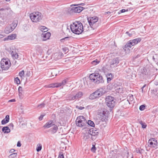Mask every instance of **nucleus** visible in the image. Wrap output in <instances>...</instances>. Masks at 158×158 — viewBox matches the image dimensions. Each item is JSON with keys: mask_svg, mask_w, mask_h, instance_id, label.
<instances>
[{"mask_svg": "<svg viewBox=\"0 0 158 158\" xmlns=\"http://www.w3.org/2000/svg\"><path fill=\"white\" fill-rule=\"evenodd\" d=\"M86 26L83 27L82 23L80 22H75L70 25V29L73 33L79 35L83 31H87L88 30L85 29Z\"/></svg>", "mask_w": 158, "mask_h": 158, "instance_id": "1", "label": "nucleus"}, {"mask_svg": "<svg viewBox=\"0 0 158 158\" xmlns=\"http://www.w3.org/2000/svg\"><path fill=\"white\" fill-rule=\"evenodd\" d=\"M89 80L87 81V82H90L91 81L98 84L103 83L104 82L102 77L98 73L90 74L89 76Z\"/></svg>", "mask_w": 158, "mask_h": 158, "instance_id": "2", "label": "nucleus"}, {"mask_svg": "<svg viewBox=\"0 0 158 158\" xmlns=\"http://www.w3.org/2000/svg\"><path fill=\"white\" fill-rule=\"evenodd\" d=\"M141 39L140 38H138L133 40H131L129 41L125 44V45L123 47V48L125 51H126L127 49H129L127 48H131L132 46H134L141 41Z\"/></svg>", "mask_w": 158, "mask_h": 158, "instance_id": "3", "label": "nucleus"}, {"mask_svg": "<svg viewBox=\"0 0 158 158\" xmlns=\"http://www.w3.org/2000/svg\"><path fill=\"white\" fill-rule=\"evenodd\" d=\"M104 93L103 89L102 88H100L90 94L89 98L90 99L93 100L99 98L102 96Z\"/></svg>", "mask_w": 158, "mask_h": 158, "instance_id": "4", "label": "nucleus"}, {"mask_svg": "<svg viewBox=\"0 0 158 158\" xmlns=\"http://www.w3.org/2000/svg\"><path fill=\"white\" fill-rule=\"evenodd\" d=\"M76 123L77 126L85 128V126L87 124V121L83 116H80L77 117Z\"/></svg>", "mask_w": 158, "mask_h": 158, "instance_id": "5", "label": "nucleus"}, {"mask_svg": "<svg viewBox=\"0 0 158 158\" xmlns=\"http://www.w3.org/2000/svg\"><path fill=\"white\" fill-rule=\"evenodd\" d=\"M108 113V111L106 109H102L98 110L97 114V116L99 118L100 120L104 121L106 119L107 113Z\"/></svg>", "mask_w": 158, "mask_h": 158, "instance_id": "6", "label": "nucleus"}, {"mask_svg": "<svg viewBox=\"0 0 158 158\" xmlns=\"http://www.w3.org/2000/svg\"><path fill=\"white\" fill-rule=\"evenodd\" d=\"M30 17L31 21L33 22L40 21L42 18L41 14L38 12L31 14Z\"/></svg>", "mask_w": 158, "mask_h": 158, "instance_id": "7", "label": "nucleus"}, {"mask_svg": "<svg viewBox=\"0 0 158 158\" xmlns=\"http://www.w3.org/2000/svg\"><path fill=\"white\" fill-rule=\"evenodd\" d=\"M87 19L90 26L93 29H95L98 26V25L96 23L98 20V17H92Z\"/></svg>", "mask_w": 158, "mask_h": 158, "instance_id": "8", "label": "nucleus"}, {"mask_svg": "<svg viewBox=\"0 0 158 158\" xmlns=\"http://www.w3.org/2000/svg\"><path fill=\"white\" fill-rule=\"evenodd\" d=\"M98 132L97 130H95L94 128L90 129L88 131V133L85 135L84 137L85 139L91 138L92 140L94 138L93 136H95L98 135Z\"/></svg>", "mask_w": 158, "mask_h": 158, "instance_id": "9", "label": "nucleus"}, {"mask_svg": "<svg viewBox=\"0 0 158 158\" xmlns=\"http://www.w3.org/2000/svg\"><path fill=\"white\" fill-rule=\"evenodd\" d=\"M0 64L2 69L5 70L9 68L10 63L8 59H3L1 61Z\"/></svg>", "mask_w": 158, "mask_h": 158, "instance_id": "10", "label": "nucleus"}, {"mask_svg": "<svg viewBox=\"0 0 158 158\" xmlns=\"http://www.w3.org/2000/svg\"><path fill=\"white\" fill-rule=\"evenodd\" d=\"M106 102L108 107L113 108L114 106L115 102L114 98L111 96H108L106 98Z\"/></svg>", "mask_w": 158, "mask_h": 158, "instance_id": "11", "label": "nucleus"}, {"mask_svg": "<svg viewBox=\"0 0 158 158\" xmlns=\"http://www.w3.org/2000/svg\"><path fill=\"white\" fill-rule=\"evenodd\" d=\"M127 100H124L123 101V103L126 104L127 106H124L123 108H126L128 107L129 105L132 102H134V98L133 96L131 94H129L127 97Z\"/></svg>", "mask_w": 158, "mask_h": 158, "instance_id": "12", "label": "nucleus"}, {"mask_svg": "<svg viewBox=\"0 0 158 158\" xmlns=\"http://www.w3.org/2000/svg\"><path fill=\"white\" fill-rule=\"evenodd\" d=\"M67 82V79L63 80L61 83H57L50 84L48 85L45 86L47 88H54L55 87H58L61 86L62 85H65Z\"/></svg>", "mask_w": 158, "mask_h": 158, "instance_id": "13", "label": "nucleus"}, {"mask_svg": "<svg viewBox=\"0 0 158 158\" xmlns=\"http://www.w3.org/2000/svg\"><path fill=\"white\" fill-rule=\"evenodd\" d=\"M148 143L149 144L148 146L152 148L156 149L157 148L158 143L157 140L154 138H151L148 140Z\"/></svg>", "mask_w": 158, "mask_h": 158, "instance_id": "14", "label": "nucleus"}, {"mask_svg": "<svg viewBox=\"0 0 158 158\" xmlns=\"http://www.w3.org/2000/svg\"><path fill=\"white\" fill-rule=\"evenodd\" d=\"M119 59L118 57L114 58L110 60V67L111 68L116 67L119 63Z\"/></svg>", "mask_w": 158, "mask_h": 158, "instance_id": "15", "label": "nucleus"}, {"mask_svg": "<svg viewBox=\"0 0 158 158\" xmlns=\"http://www.w3.org/2000/svg\"><path fill=\"white\" fill-rule=\"evenodd\" d=\"M55 124V123L52 120L48 121L43 126L44 128H48L52 127Z\"/></svg>", "mask_w": 158, "mask_h": 158, "instance_id": "16", "label": "nucleus"}, {"mask_svg": "<svg viewBox=\"0 0 158 158\" xmlns=\"http://www.w3.org/2000/svg\"><path fill=\"white\" fill-rule=\"evenodd\" d=\"M83 9V7L81 6L74 7L71 8V10L75 13H79Z\"/></svg>", "mask_w": 158, "mask_h": 158, "instance_id": "17", "label": "nucleus"}, {"mask_svg": "<svg viewBox=\"0 0 158 158\" xmlns=\"http://www.w3.org/2000/svg\"><path fill=\"white\" fill-rule=\"evenodd\" d=\"M16 37V34H13L10 35L4 39V41L7 40H12L15 39Z\"/></svg>", "mask_w": 158, "mask_h": 158, "instance_id": "18", "label": "nucleus"}, {"mask_svg": "<svg viewBox=\"0 0 158 158\" xmlns=\"http://www.w3.org/2000/svg\"><path fill=\"white\" fill-rule=\"evenodd\" d=\"M58 130V128L56 125L55 124L53 126V127L49 129V131L52 134H54Z\"/></svg>", "mask_w": 158, "mask_h": 158, "instance_id": "19", "label": "nucleus"}, {"mask_svg": "<svg viewBox=\"0 0 158 158\" xmlns=\"http://www.w3.org/2000/svg\"><path fill=\"white\" fill-rule=\"evenodd\" d=\"M51 36V33L49 32L43 33L41 35L42 37H43V40H46L48 39Z\"/></svg>", "mask_w": 158, "mask_h": 158, "instance_id": "20", "label": "nucleus"}, {"mask_svg": "<svg viewBox=\"0 0 158 158\" xmlns=\"http://www.w3.org/2000/svg\"><path fill=\"white\" fill-rule=\"evenodd\" d=\"M13 30V28L11 26H8L6 27L4 31V32L6 34H8L11 32Z\"/></svg>", "mask_w": 158, "mask_h": 158, "instance_id": "21", "label": "nucleus"}, {"mask_svg": "<svg viewBox=\"0 0 158 158\" xmlns=\"http://www.w3.org/2000/svg\"><path fill=\"white\" fill-rule=\"evenodd\" d=\"M9 115H7L6 116L5 118H4L1 121L2 124L4 125L8 123L9 121Z\"/></svg>", "mask_w": 158, "mask_h": 158, "instance_id": "22", "label": "nucleus"}, {"mask_svg": "<svg viewBox=\"0 0 158 158\" xmlns=\"http://www.w3.org/2000/svg\"><path fill=\"white\" fill-rule=\"evenodd\" d=\"M107 77V82L109 83L114 78V75L111 73H108L106 75Z\"/></svg>", "mask_w": 158, "mask_h": 158, "instance_id": "23", "label": "nucleus"}, {"mask_svg": "<svg viewBox=\"0 0 158 158\" xmlns=\"http://www.w3.org/2000/svg\"><path fill=\"white\" fill-rule=\"evenodd\" d=\"M83 95V93L82 92L79 91L75 95H74L75 98L76 100L81 98Z\"/></svg>", "mask_w": 158, "mask_h": 158, "instance_id": "24", "label": "nucleus"}, {"mask_svg": "<svg viewBox=\"0 0 158 158\" xmlns=\"http://www.w3.org/2000/svg\"><path fill=\"white\" fill-rule=\"evenodd\" d=\"M11 54L13 59H16L18 58L19 55L15 51H12L11 52Z\"/></svg>", "mask_w": 158, "mask_h": 158, "instance_id": "25", "label": "nucleus"}, {"mask_svg": "<svg viewBox=\"0 0 158 158\" xmlns=\"http://www.w3.org/2000/svg\"><path fill=\"white\" fill-rule=\"evenodd\" d=\"M2 130L4 133H8L10 132V129L7 126L3 127L2 129Z\"/></svg>", "mask_w": 158, "mask_h": 158, "instance_id": "26", "label": "nucleus"}, {"mask_svg": "<svg viewBox=\"0 0 158 158\" xmlns=\"http://www.w3.org/2000/svg\"><path fill=\"white\" fill-rule=\"evenodd\" d=\"M75 97L74 95L71 94L68 95L67 98L69 101H73L76 100Z\"/></svg>", "mask_w": 158, "mask_h": 158, "instance_id": "27", "label": "nucleus"}, {"mask_svg": "<svg viewBox=\"0 0 158 158\" xmlns=\"http://www.w3.org/2000/svg\"><path fill=\"white\" fill-rule=\"evenodd\" d=\"M42 146L40 143L38 144L37 145V147L36 148V150L37 152L40 151L42 149Z\"/></svg>", "mask_w": 158, "mask_h": 158, "instance_id": "28", "label": "nucleus"}, {"mask_svg": "<svg viewBox=\"0 0 158 158\" xmlns=\"http://www.w3.org/2000/svg\"><path fill=\"white\" fill-rule=\"evenodd\" d=\"M17 156V153H13L10 155L9 156V158H14L16 157Z\"/></svg>", "mask_w": 158, "mask_h": 158, "instance_id": "29", "label": "nucleus"}, {"mask_svg": "<svg viewBox=\"0 0 158 158\" xmlns=\"http://www.w3.org/2000/svg\"><path fill=\"white\" fill-rule=\"evenodd\" d=\"M87 124L89 125L92 127H94V124L93 121L89 120L88 122H87Z\"/></svg>", "mask_w": 158, "mask_h": 158, "instance_id": "30", "label": "nucleus"}, {"mask_svg": "<svg viewBox=\"0 0 158 158\" xmlns=\"http://www.w3.org/2000/svg\"><path fill=\"white\" fill-rule=\"evenodd\" d=\"M71 39V37H67L62 39L60 40L61 42H64L65 41L69 40L70 39Z\"/></svg>", "mask_w": 158, "mask_h": 158, "instance_id": "31", "label": "nucleus"}, {"mask_svg": "<svg viewBox=\"0 0 158 158\" xmlns=\"http://www.w3.org/2000/svg\"><path fill=\"white\" fill-rule=\"evenodd\" d=\"M40 30L42 31H44V32H46L48 31V28L45 26H41L40 27Z\"/></svg>", "mask_w": 158, "mask_h": 158, "instance_id": "32", "label": "nucleus"}, {"mask_svg": "<svg viewBox=\"0 0 158 158\" xmlns=\"http://www.w3.org/2000/svg\"><path fill=\"white\" fill-rule=\"evenodd\" d=\"M139 123L140 124L142 125V127L143 128H146L147 127V125L144 123L142 121H140L139 122Z\"/></svg>", "mask_w": 158, "mask_h": 158, "instance_id": "33", "label": "nucleus"}, {"mask_svg": "<svg viewBox=\"0 0 158 158\" xmlns=\"http://www.w3.org/2000/svg\"><path fill=\"white\" fill-rule=\"evenodd\" d=\"M100 62L99 61H98L97 59L92 61L91 62V64L94 65H96L98 64Z\"/></svg>", "mask_w": 158, "mask_h": 158, "instance_id": "34", "label": "nucleus"}, {"mask_svg": "<svg viewBox=\"0 0 158 158\" xmlns=\"http://www.w3.org/2000/svg\"><path fill=\"white\" fill-rule=\"evenodd\" d=\"M131 30H130L129 32L127 31L126 33V34L127 35L131 37L132 36V35L134 34V32H131L130 33V32L131 31Z\"/></svg>", "mask_w": 158, "mask_h": 158, "instance_id": "35", "label": "nucleus"}, {"mask_svg": "<svg viewBox=\"0 0 158 158\" xmlns=\"http://www.w3.org/2000/svg\"><path fill=\"white\" fill-rule=\"evenodd\" d=\"M15 81L18 84H20V81L18 77H17L15 79Z\"/></svg>", "mask_w": 158, "mask_h": 158, "instance_id": "36", "label": "nucleus"}, {"mask_svg": "<svg viewBox=\"0 0 158 158\" xmlns=\"http://www.w3.org/2000/svg\"><path fill=\"white\" fill-rule=\"evenodd\" d=\"M17 23H16L15 21H14L12 24V28H13V30L15 29L17 26Z\"/></svg>", "mask_w": 158, "mask_h": 158, "instance_id": "37", "label": "nucleus"}, {"mask_svg": "<svg viewBox=\"0 0 158 158\" xmlns=\"http://www.w3.org/2000/svg\"><path fill=\"white\" fill-rule=\"evenodd\" d=\"M145 108V106L144 105H141L139 107V110H143Z\"/></svg>", "mask_w": 158, "mask_h": 158, "instance_id": "38", "label": "nucleus"}, {"mask_svg": "<svg viewBox=\"0 0 158 158\" xmlns=\"http://www.w3.org/2000/svg\"><path fill=\"white\" fill-rule=\"evenodd\" d=\"M58 158H64V157L62 152H60Z\"/></svg>", "mask_w": 158, "mask_h": 158, "instance_id": "39", "label": "nucleus"}, {"mask_svg": "<svg viewBox=\"0 0 158 158\" xmlns=\"http://www.w3.org/2000/svg\"><path fill=\"white\" fill-rule=\"evenodd\" d=\"M45 105V104L44 103H42L39 105L38 106V107H39V108H42L44 107Z\"/></svg>", "mask_w": 158, "mask_h": 158, "instance_id": "40", "label": "nucleus"}, {"mask_svg": "<svg viewBox=\"0 0 158 158\" xmlns=\"http://www.w3.org/2000/svg\"><path fill=\"white\" fill-rule=\"evenodd\" d=\"M24 72L23 70H22L19 73V75L21 77H22L24 76Z\"/></svg>", "mask_w": 158, "mask_h": 158, "instance_id": "41", "label": "nucleus"}, {"mask_svg": "<svg viewBox=\"0 0 158 158\" xmlns=\"http://www.w3.org/2000/svg\"><path fill=\"white\" fill-rule=\"evenodd\" d=\"M76 107V108H77L79 110H83L84 109V108H85L84 107H82V106H77Z\"/></svg>", "mask_w": 158, "mask_h": 158, "instance_id": "42", "label": "nucleus"}, {"mask_svg": "<svg viewBox=\"0 0 158 158\" xmlns=\"http://www.w3.org/2000/svg\"><path fill=\"white\" fill-rule=\"evenodd\" d=\"M8 126L10 128H11L12 130L13 129L14 125L13 123H10Z\"/></svg>", "mask_w": 158, "mask_h": 158, "instance_id": "43", "label": "nucleus"}, {"mask_svg": "<svg viewBox=\"0 0 158 158\" xmlns=\"http://www.w3.org/2000/svg\"><path fill=\"white\" fill-rule=\"evenodd\" d=\"M96 147H95V146L93 145V147L91 149V150L93 152H95L96 150Z\"/></svg>", "mask_w": 158, "mask_h": 158, "instance_id": "44", "label": "nucleus"}, {"mask_svg": "<svg viewBox=\"0 0 158 158\" xmlns=\"http://www.w3.org/2000/svg\"><path fill=\"white\" fill-rule=\"evenodd\" d=\"M143 72H142V73L143 74L146 75L147 74V70L146 69H143Z\"/></svg>", "mask_w": 158, "mask_h": 158, "instance_id": "45", "label": "nucleus"}, {"mask_svg": "<svg viewBox=\"0 0 158 158\" xmlns=\"http://www.w3.org/2000/svg\"><path fill=\"white\" fill-rule=\"evenodd\" d=\"M135 152L137 153L140 154V148H136L135 150Z\"/></svg>", "mask_w": 158, "mask_h": 158, "instance_id": "46", "label": "nucleus"}, {"mask_svg": "<svg viewBox=\"0 0 158 158\" xmlns=\"http://www.w3.org/2000/svg\"><path fill=\"white\" fill-rule=\"evenodd\" d=\"M62 49L64 52H67L68 51V49L67 48H63Z\"/></svg>", "mask_w": 158, "mask_h": 158, "instance_id": "47", "label": "nucleus"}, {"mask_svg": "<svg viewBox=\"0 0 158 158\" xmlns=\"http://www.w3.org/2000/svg\"><path fill=\"white\" fill-rule=\"evenodd\" d=\"M140 148V154H142L144 152V150L142 148Z\"/></svg>", "mask_w": 158, "mask_h": 158, "instance_id": "48", "label": "nucleus"}, {"mask_svg": "<svg viewBox=\"0 0 158 158\" xmlns=\"http://www.w3.org/2000/svg\"><path fill=\"white\" fill-rule=\"evenodd\" d=\"M44 115H41L39 118V119L40 121H41L42 120Z\"/></svg>", "mask_w": 158, "mask_h": 158, "instance_id": "49", "label": "nucleus"}, {"mask_svg": "<svg viewBox=\"0 0 158 158\" xmlns=\"http://www.w3.org/2000/svg\"><path fill=\"white\" fill-rule=\"evenodd\" d=\"M17 147H20L21 146V144L20 143L19 141H18L17 143Z\"/></svg>", "mask_w": 158, "mask_h": 158, "instance_id": "50", "label": "nucleus"}, {"mask_svg": "<svg viewBox=\"0 0 158 158\" xmlns=\"http://www.w3.org/2000/svg\"><path fill=\"white\" fill-rule=\"evenodd\" d=\"M19 92H22V88L21 86H19L18 89Z\"/></svg>", "mask_w": 158, "mask_h": 158, "instance_id": "51", "label": "nucleus"}, {"mask_svg": "<svg viewBox=\"0 0 158 158\" xmlns=\"http://www.w3.org/2000/svg\"><path fill=\"white\" fill-rule=\"evenodd\" d=\"M15 151V150L13 149H11L10 150V153H13Z\"/></svg>", "mask_w": 158, "mask_h": 158, "instance_id": "52", "label": "nucleus"}, {"mask_svg": "<svg viewBox=\"0 0 158 158\" xmlns=\"http://www.w3.org/2000/svg\"><path fill=\"white\" fill-rule=\"evenodd\" d=\"M30 72H27V73L26 74V76L28 77H29L30 76Z\"/></svg>", "mask_w": 158, "mask_h": 158, "instance_id": "53", "label": "nucleus"}, {"mask_svg": "<svg viewBox=\"0 0 158 158\" xmlns=\"http://www.w3.org/2000/svg\"><path fill=\"white\" fill-rule=\"evenodd\" d=\"M15 101V99H12L11 100H10L9 102H14Z\"/></svg>", "mask_w": 158, "mask_h": 158, "instance_id": "54", "label": "nucleus"}, {"mask_svg": "<svg viewBox=\"0 0 158 158\" xmlns=\"http://www.w3.org/2000/svg\"><path fill=\"white\" fill-rule=\"evenodd\" d=\"M122 89H120V88H119V89H118V93H121L122 92Z\"/></svg>", "mask_w": 158, "mask_h": 158, "instance_id": "55", "label": "nucleus"}, {"mask_svg": "<svg viewBox=\"0 0 158 158\" xmlns=\"http://www.w3.org/2000/svg\"><path fill=\"white\" fill-rule=\"evenodd\" d=\"M120 13H123L126 11V10L125 9H123L120 10Z\"/></svg>", "mask_w": 158, "mask_h": 158, "instance_id": "56", "label": "nucleus"}, {"mask_svg": "<svg viewBox=\"0 0 158 158\" xmlns=\"http://www.w3.org/2000/svg\"><path fill=\"white\" fill-rule=\"evenodd\" d=\"M85 26H86V27L85 28V29H86L87 30H88L87 31H88L89 30V29H88L89 26L87 25H85Z\"/></svg>", "mask_w": 158, "mask_h": 158, "instance_id": "57", "label": "nucleus"}, {"mask_svg": "<svg viewBox=\"0 0 158 158\" xmlns=\"http://www.w3.org/2000/svg\"><path fill=\"white\" fill-rule=\"evenodd\" d=\"M146 86V85H144L142 87V91H143V89Z\"/></svg>", "mask_w": 158, "mask_h": 158, "instance_id": "58", "label": "nucleus"}, {"mask_svg": "<svg viewBox=\"0 0 158 158\" xmlns=\"http://www.w3.org/2000/svg\"><path fill=\"white\" fill-rule=\"evenodd\" d=\"M123 101L122 102V104H123V106H127V105L126 104L123 103Z\"/></svg>", "mask_w": 158, "mask_h": 158, "instance_id": "59", "label": "nucleus"}, {"mask_svg": "<svg viewBox=\"0 0 158 158\" xmlns=\"http://www.w3.org/2000/svg\"><path fill=\"white\" fill-rule=\"evenodd\" d=\"M105 13H106L107 14H110V11H108L106 12Z\"/></svg>", "mask_w": 158, "mask_h": 158, "instance_id": "60", "label": "nucleus"}, {"mask_svg": "<svg viewBox=\"0 0 158 158\" xmlns=\"http://www.w3.org/2000/svg\"><path fill=\"white\" fill-rule=\"evenodd\" d=\"M22 94V93L21 92H19V96L21 95Z\"/></svg>", "mask_w": 158, "mask_h": 158, "instance_id": "61", "label": "nucleus"}, {"mask_svg": "<svg viewBox=\"0 0 158 158\" xmlns=\"http://www.w3.org/2000/svg\"><path fill=\"white\" fill-rule=\"evenodd\" d=\"M3 35L1 34H0V39L3 38Z\"/></svg>", "mask_w": 158, "mask_h": 158, "instance_id": "62", "label": "nucleus"}, {"mask_svg": "<svg viewBox=\"0 0 158 158\" xmlns=\"http://www.w3.org/2000/svg\"><path fill=\"white\" fill-rule=\"evenodd\" d=\"M152 59H153V60L154 61H155V58H154V56H153V57H152Z\"/></svg>", "mask_w": 158, "mask_h": 158, "instance_id": "63", "label": "nucleus"}, {"mask_svg": "<svg viewBox=\"0 0 158 158\" xmlns=\"http://www.w3.org/2000/svg\"><path fill=\"white\" fill-rule=\"evenodd\" d=\"M6 2H10V0H6Z\"/></svg>", "mask_w": 158, "mask_h": 158, "instance_id": "64", "label": "nucleus"}]
</instances>
